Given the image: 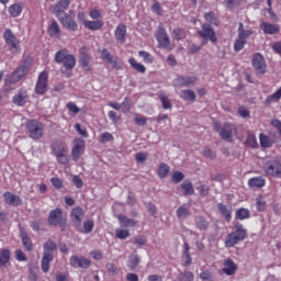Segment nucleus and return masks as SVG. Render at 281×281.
Listing matches in <instances>:
<instances>
[{
	"mask_svg": "<svg viewBox=\"0 0 281 281\" xmlns=\"http://www.w3.org/2000/svg\"><path fill=\"white\" fill-rule=\"evenodd\" d=\"M113 139H115V137H113V134L109 132H104L99 135L100 144H106L108 142H113Z\"/></svg>",
	"mask_w": 281,
	"mask_h": 281,
	"instance_id": "53",
	"label": "nucleus"
},
{
	"mask_svg": "<svg viewBox=\"0 0 281 281\" xmlns=\"http://www.w3.org/2000/svg\"><path fill=\"white\" fill-rule=\"evenodd\" d=\"M139 262H142V260L139 259V256L137 255L131 256L127 262V267L133 271L134 269H137V267L139 266Z\"/></svg>",
	"mask_w": 281,
	"mask_h": 281,
	"instance_id": "46",
	"label": "nucleus"
},
{
	"mask_svg": "<svg viewBox=\"0 0 281 281\" xmlns=\"http://www.w3.org/2000/svg\"><path fill=\"white\" fill-rule=\"evenodd\" d=\"M82 218H85V211L82 210L81 206H76L71 210L70 212V221L77 229V232H80L82 227Z\"/></svg>",
	"mask_w": 281,
	"mask_h": 281,
	"instance_id": "9",
	"label": "nucleus"
},
{
	"mask_svg": "<svg viewBox=\"0 0 281 281\" xmlns=\"http://www.w3.org/2000/svg\"><path fill=\"white\" fill-rule=\"evenodd\" d=\"M85 139L78 137L74 139V146L71 149L72 161H79L80 157L85 155Z\"/></svg>",
	"mask_w": 281,
	"mask_h": 281,
	"instance_id": "13",
	"label": "nucleus"
},
{
	"mask_svg": "<svg viewBox=\"0 0 281 281\" xmlns=\"http://www.w3.org/2000/svg\"><path fill=\"white\" fill-rule=\"evenodd\" d=\"M115 40L121 44L124 45L126 43V26L125 24H119L114 31Z\"/></svg>",
	"mask_w": 281,
	"mask_h": 281,
	"instance_id": "27",
	"label": "nucleus"
},
{
	"mask_svg": "<svg viewBox=\"0 0 281 281\" xmlns=\"http://www.w3.org/2000/svg\"><path fill=\"white\" fill-rule=\"evenodd\" d=\"M245 144L248 146V148H258V139L254 134L247 135Z\"/></svg>",
	"mask_w": 281,
	"mask_h": 281,
	"instance_id": "48",
	"label": "nucleus"
},
{
	"mask_svg": "<svg viewBox=\"0 0 281 281\" xmlns=\"http://www.w3.org/2000/svg\"><path fill=\"white\" fill-rule=\"evenodd\" d=\"M49 82V71L43 70L37 77L35 85V93L37 95H45L47 93Z\"/></svg>",
	"mask_w": 281,
	"mask_h": 281,
	"instance_id": "6",
	"label": "nucleus"
},
{
	"mask_svg": "<svg viewBox=\"0 0 281 281\" xmlns=\"http://www.w3.org/2000/svg\"><path fill=\"white\" fill-rule=\"evenodd\" d=\"M151 12L157 14V16H161L164 14V9H161V3L159 1L154 0V4L151 5Z\"/></svg>",
	"mask_w": 281,
	"mask_h": 281,
	"instance_id": "56",
	"label": "nucleus"
},
{
	"mask_svg": "<svg viewBox=\"0 0 281 281\" xmlns=\"http://www.w3.org/2000/svg\"><path fill=\"white\" fill-rule=\"evenodd\" d=\"M3 200L7 205H13L14 207H19V205H23V200H21V196L7 191L3 193Z\"/></svg>",
	"mask_w": 281,
	"mask_h": 281,
	"instance_id": "21",
	"label": "nucleus"
},
{
	"mask_svg": "<svg viewBox=\"0 0 281 281\" xmlns=\"http://www.w3.org/2000/svg\"><path fill=\"white\" fill-rule=\"evenodd\" d=\"M245 45H247V42L245 40H240V37H238L234 43V52H241V49H244Z\"/></svg>",
	"mask_w": 281,
	"mask_h": 281,
	"instance_id": "58",
	"label": "nucleus"
},
{
	"mask_svg": "<svg viewBox=\"0 0 281 281\" xmlns=\"http://www.w3.org/2000/svg\"><path fill=\"white\" fill-rule=\"evenodd\" d=\"M12 102L15 104V106H25V104L30 102V93H27V89H19L18 93L12 98Z\"/></svg>",
	"mask_w": 281,
	"mask_h": 281,
	"instance_id": "15",
	"label": "nucleus"
},
{
	"mask_svg": "<svg viewBox=\"0 0 281 281\" xmlns=\"http://www.w3.org/2000/svg\"><path fill=\"white\" fill-rule=\"evenodd\" d=\"M138 56L139 58H142L147 65H153V63H155V57H153V55H150V53L146 52V50H139L138 52Z\"/></svg>",
	"mask_w": 281,
	"mask_h": 281,
	"instance_id": "43",
	"label": "nucleus"
},
{
	"mask_svg": "<svg viewBox=\"0 0 281 281\" xmlns=\"http://www.w3.org/2000/svg\"><path fill=\"white\" fill-rule=\"evenodd\" d=\"M156 40L160 47H164L165 49H175V45L170 42V37L168 36V32H166V29L159 27L156 32Z\"/></svg>",
	"mask_w": 281,
	"mask_h": 281,
	"instance_id": "11",
	"label": "nucleus"
},
{
	"mask_svg": "<svg viewBox=\"0 0 281 281\" xmlns=\"http://www.w3.org/2000/svg\"><path fill=\"white\" fill-rule=\"evenodd\" d=\"M172 36L176 38V41H182V38H186V30L181 27H177L172 31Z\"/></svg>",
	"mask_w": 281,
	"mask_h": 281,
	"instance_id": "50",
	"label": "nucleus"
},
{
	"mask_svg": "<svg viewBox=\"0 0 281 281\" xmlns=\"http://www.w3.org/2000/svg\"><path fill=\"white\" fill-rule=\"evenodd\" d=\"M179 95L184 102H194L196 100V93L192 90H181Z\"/></svg>",
	"mask_w": 281,
	"mask_h": 281,
	"instance_id": "35",
	"label": "nucleus"
},
{
	"mask_svg": "<svg viewBox=\"0 0 281 281\" xmlns=\"http://www.w3.org/2000/svg\"><path fill=\"white\" fill-rule=\"evenodd\" d=\"M199 36L204 41H211V43H218L216 31L210 24H202V29L198 31Z\"/></svg>",
	"mask_w": 281,
	"mask_h": 281,
	"instance_id": "10",
	"label": "nucleus"
},
{
	"mask_svg": "<svg viewBox=\"0 0 281 281\" xmlns=\"http://www.w3.org/2000/svg\"><path fill=\"white\" fill-rule=\"evenodd\" d=\"M5 45L10 47L11 52H19L21 49V41L16 38L12 30L7 29L3 33Z\"/></svg>",
	"mask_w": 281,
	"mask_h": 281,
	"instance_id": "8",
	"label": "nucleus"
},
{
	"mask_svg": "<svg viewBox=\"0 0 281 281\" xmlns=\"http://www.w3.org/2000/svg\"><path fill=\"white\" fill-rule=\"evenodd\" d=\"M217 210L222 214V216L229 223L232 221V210L227 209V205L223 203L217 204Z\"/></svg>",
	"mask_w": 281,
	"mask_h": 281,
	"instance_id": "36",
	"label": "nucleus"
},
{
	"mask_svg": "<svg viewBox=\"0 0 281 281\" xmlns=\"http://www.w3.org/2000/svg\"><path fill=\"white\" fill-rule=\"evenodd\" d=\"M121 227H136L139 222L135 218H130L126 215L120 214L117 216Z\"/></svg>",
	"mask_w": 281,
	"mask_h": 281,
	"instance_id": "28",
	"label": "nucleus"
},
{
	"mask_svg": "<svg viewBox=\"0 0 281 281\" xmlns=\"http://www.w3.org/2000/svg\"><path fill=\"white\" fill-rule=\"evenodd\" d=\"M263 171L268 177L281 179V162L280 160H268L263 164Z\"/></svg>",
	"mask_w": 281,
	"mask_h": 281,
	"instance_id": "7",
	"label": "nucleus"
},
{
	"mask_svg": "<svg viewBox=\"0 0 281 281\" xmlns=\"http://www.w3.org/2000/svg\"><path fill=\"white\" fill-rule=\"evenodd\" d=\"M245 238H247V229H245L243 224H236L235 231L226 236L224 245L227 249H232V247H236Z\"/></svg>",
	"mask_w": 281,
	"mask_h": 281,
	"instance_id": "1",
	"label": "nucleus"
},
{
	"mask_svg": "<svg viewBox=\"0 0 281 281\" xmlns=\"http://www.w3.org/2000/svg\"><path fill=\"white\" fill-rule=\"evenodd\" d=\"M195 225H196L198 229H200V232H205V229H207V227H209L207 220H205V217H203V216L195 217Z\"/></svg>",
	"mask_w": 281,
	"mask_h": 281,
	"instance_id": "40",
	"label": "nucleus"
},
{
	"mask_svg": "<svg viewBox=\"0 0 281 281\" xmlns=\"http://www.w3.org/2000/svg\"><path fill=\"white\" fill-rule=\"evenodd\" d=\"M204 25H215V27H218L221 25V20H218V16H216V13L210 11L207 13H204Z\"/></svg>",
	"mask_w": 281,
	"mask_h": 281,
	"instance_id": "29",
	"label": "nucleus"
},
{
	"mask_svg": "<svg viewBox=\"0 0 281 281\" xmlns=\"http://www.w3.org/2000/svg\"><path fill=\"white\" fill-rule=\"evenodd\" d=\"M128 63L138 74H146V66H144V64H139L134 57H131Z\"/></svg>",
	"mask_w": 281,
	"mask_h": 281,
	"instance_id": "39",
	"label": "nucleus"
},
{
	"mask_svg": "<svg viewBox=\"0 0 281 281\" xmlns=\"http://www.w3.org/2000/svg\"><path fill=\"white\" fill-rule=\"evenodd\" d=\"M70 266L78 267L79 269H89L91 267V260L85 257L71 256Z\"/></svg>",
	"mask_w": 281,
	"mask_h": 281,
	"instance_id": "22",
	"label": "nucleus"
},
{
	"mask_svg": "<svg viewBox=\"0 0 281 281\" xmlns=\"http://www.w3.org/2000/svg\"><path fill=\"white\" fill-rule=\"evenodd\" d=\"M12 254L10 252V249L4 248L0 250V267H5L8 262H10V257Z\"/></svg>",
	"mask_w": 281,
	"mask_h": 281,
	"instance_id": "37",
	"label": "nucleus"
},
{
	"mask_svg": "<svg viewBox=\"0 0 281 281\" xmlns=\"http://www.w3.org/2000/svg\"><path fill=\"white\" fill-rule=\"evenodd\" d=\"M64 220L65 217H63V209L57 207L49 212L48 224L52 225L53 227H56Z\"/></svg>",
	"mask_w": 281,
	"mask_h": 281,
	"instance_id": "20",
	"label": "nucleus"
},
{
	"mask_svg": "<svg viewBox=\"0 0 281 281\" xmlns=\"http://www.w3.org/2000/svg\"><path fill=\"white\" fill-rule=\"evenodd\" d=\"M66 109H68L69 113H74V115H78V113H80V108H78L74 102H68L66 104Z\"/></svg>",
	"mask_w": 281,
	"mask_h": 281,
	"instance_id": "62",
	"label": "nucleus"
},
{
	"mask_svg": "<svg viewBox=\"0 0 281 281\" xmlns=\"http://www.w3.org/2000/svg\"><path fill=\"white\" fill-rule=\"evenodd\" d=\"M83 25L87 30H90L91 32H98V30H102V27H104V21H102V20H97V21L86 20L83 22Z\"/></svg>",
	"mask_w": 281,
	"mask_h": 281,
	"instance_id": "30",
	"label": "nucleus"
},
{
	"mask_svg": "<svg viewBox=\"0 0 281 281\" xmlns=\"http://www.w3.org/2000/svg\"><path fill=\"white\" fill-rule=\"evenodd\" d=\"M30 74V64L27 61H24L22 65H20L11 75V82H21L25 76Z\"/></svg>",
	"mask_w": 281,
	"mask_h": 281,
	"instance_id": "12",
	"label": "nucleus"
},
{
	"mask_svg": "<svg viewBox=\"0 0 281 281\" xmlns=\"http://www.w3.org/2000/svg\"><path fill=\"white\" fill-rule=\"evenodd\" d=\"M170 172V167L166 164H160L158 167V177L159 179H166Z\"/></svg>",
	"mask_w": 281,
	"mask_h": 281,
	"instance_id": "45",
	"label": "nucleus"
},
{
	"mask_svg": "<svg viewBox=\"0 0 281 281\" xmlns=\"http://www.w3.org/2000/svg\"><path fill=\"white\" fill-rule=\"evenodd\" d=\"M59 23L68 30V32H77L78 31V22L70 15H64L58 18Z\"/></svg>",
	"mask_w": 281,
	"mask_h": 281,
	"instance_id": "18",
	"label": "nucleus"
},
{
	"mask_svg": "<svg viewBox=\"0 0 281 281\" xmlns=\"http://www.w3.org/2000/svg\"><path fill=\"white\" fill-rule=\"evenodd\" d=\"M181 281H194V273L187 271L180 274Z\"/></svg>",
	"mask_w": 281,
	"mask_h": 281,
	"instance_id": "64",
	"label": "nucleus"
},
{
	"mask_svg": "<svg viewBox=\"0 0 281 281\" xmlns=\"http://www.w3.org/2000/svg\"><path fill=\"white\" fill-rule=\"evenodd\" d=\"M196 190L200 194V196H207L210 193V187L207 184H203L201 182L198 183Z\"/></svg>",
	"mask_w": 281,
	"mask_h": 281,
	"instance_id": "55",
	"label": "nucleus"
},
{
	"mask_svg": "<svg viewBox=\"0 0 281 281\" xmlns=\"http://www.w3.org/2000/svg\"><path fill=\"white\" fill-rule=\"evenodd\" d=\"M57 65H63L67 71H71L76 67V56L69 54L66 48L59 49L54 57Z\"/></svg>",
	"mask_w": 281,
	"mask_h": 281,
	"instance_id": "2",
	"label": "nucleus"
},
{
	"mask_svg": "<svg viewBox=\"0 0 281 281\" xmlns=\"http://www.w3.org/2000/svg\"><path fill=\"white\" fill-rule=\"evenodd\" d=\"M171 179H172L173 183H181V181H183V179H186V175H183V172H181V171H176L172 173Z\"/></svg>",
	"mask_w": 281,
	"mask_h": 281,
	"instance_id": "59",
	"label": "nucleus"
},
{
	"mask_svg": "<svg viewBox=\"0 0 281 281\" xmlns=\"http://www.w3.org/2000/svg\"><path fill=\"white\" fill-rule=\"evenodd\" d=\"M23 12V7L19 3L11 4L9 7V14L13 19H16L18 16H21V13Z\"/></svg>",
	"mask_w": 281,
	"mask_h": 281,
	"instance_id": "38",
	"label": "nucleus"
},
{
	"mask_svg": "<svg viewBox=\"0 0 281 281\" xmlns=\"http://www.w3.org/2000/svg\"><path fill=\"white\" fill-rule=\"evenodd\" d=\"M236 271H238V265H236L232 259H225L222 273H225V276H235Z\"/></svg>",
	"mask_w": 281,
	"mask_h": 281,
	"instance_id": "24",
	"label": "nucleus"
},
{
	"mask_svg": "<svg viewBox=\"0 0 281 281\" xmlns=\"http://www.w3.org/2000/svg\"><path fill=\"white\" fill-rule=\"evenodd\" d=\"M79 63L82 69H85V71H91V67L89 65L91 63V55L89 54V50L87 49V47L80 48Z\"/></svg>",
	"mask_w": 281,
	"mask_h": 281,
	"instance_id": "19",
	"label": "nucleus"
},
{
	"mask_svg": "<svg viewBox=\"0 0 281 281\" xmlns=\"http://www.w3.org/2000/svg\"><path fill=\"white\" fill-rule=\"evenodd\" d=\"M20 238L25 251H32L34 249V244L32 243L30 235H27V231L23 227H20Z\"/></svg>",
	"mask_w": 281,
	"mask_h": 281,
	"instance_id": "23",
	"label": "nucleus"
},
{
	"mask_svg": "<svg viewBox=\"0 0 281 281\" xmlns=\"http://www.w3.org/2000/svg\"><path fill=\"white\" fill-rule=\"evenodd\" d=\"M93 227H95L93 220H88L83 222V231L82 228H80L79 232H81L82 234H91V232H93Z\"/></svg>",
	"mask_w": 281,
	"mask_h": 281,
	"instance_id": "47",
	"label": "nucleus"
},
{
	"mask_svg": "<svg viewBox=\"0 0 281 281\" xmlns=\"http://www.w3.org/2000/svg\"><path fill=\"white\" fill-rule=\"evenodd\" d=\"M190 214H191L190 209H188L186 206H180L177 210V216L180 220L188 218V216H190Z\"/></svg>",
	"mask_w": 281,
	"mask_h": 281,
	"instance_id": "49",
	"label": "nucleus"
},
{
	"mask_svg": "<svg viewBox=\"0 0 281 281\" xmlns=\"http://www.w3.org/2000/svg\"><path fill=\"white\" fill-rule=\"evenodd\" d=\"M251 34H254V31L245 30V25L240 22L238 25V38L247 43V38H249Z\"/></svg>",
	"mask_w": 281,
	"mask_h": 281,
	"instance_id": "34",
	"label": "nucleus"
},
{
	"mask_svg": "<svg viewBox=\"0 0 281 281\" xmlns=\"http://www.w3.org/2000/svg\"><path fill=\"white\" fill-rule=\"evenodd\" d=\"M249 188H265L267 186V180L265 177H254L248 180Z\"/></svg>",
	"mask_w": 281,
	"mask_h": 281,
	"instance_id": "32",
	"label": "nucleus"
},
{
	"mask_svg": "<svg viewBox=\"0 0 281 281\" xmlns=\"http://www.w3.org/2000/svg\"><path fill=\"white\" fill-rule=\"evenodd\" d=\"M196 82V77L190 76V77H183V76H178L175 80V87H190V85H194Z\"/></svg>",
	"mask_w": 281,
	"mask_h": 281,
	"instance_id": "25",
	"label": "nucleus"
},
{
	"mask_svg": "<svg viewBox=\"0 0 281 281\" xmlns=\"http://www.w3.org/2000/svg\"><path fill=\"white\" fill-rule=\"evenodd\" d=\"M252 67L257 71V74H266L267 72V64L265 63V57L260 53H256L252 56Z\"/></svg>",
	"mask_w": 281,
	"mask_h": 281,
	"instance_id": "17",
	"label": "nucleus"
},
{
	"mask_svg": "<svg viewBox=\"0 0 281 281\" xmlns=\"http://www.w3.org/2000/svg\"><path fill=\"white\" fill-rule=\"evenodd\" d=\"M181 189L183 190V194L186 196H192V194H194V187H192V182L190 181H184L181 184Z\"/></svg>",
	"mask_w": 281,
	"mask_h": 281,
	"instance_id": "42",
	"label": "nucleus"
},
{
	"mask_svg": "<svg viewBox=\"0 0 281 281\" xmlns=\"http://www.w3.org/2000/svg\"><path fill=\"white\" fill-rule=\"evenodd\" d=\"M101 58L102 60H104L105 63L110 64L112 63L113 59V55H111V53L109 50H106V48H103L101 50Z\"/></svg>",
	"mask_w": 281,
	"mask_h": 281,
	"instance_id": "60",
	"label": "nucleus"
},
{
	"mask_svg": "<svg viewBox=\"0 0 281 281\" xmlns=\"http://www.w3.org/2000/svg\"><path fill=\"white\" fill-rule=\"evenodd\" d=\"M109 106H111V109H114L115 111H120V109H122V106H126L127 111H131V104H128V97H126L124 99V101L122 102V104L117 103V102H110Z\"/></svg>",
	"mask_w": 281,
	"mask_h": 281,
	"instance_id": "41",
	"label": "nucleus"
},
{
	"mask_svg": "<svg viewBox=\"0 0 281 281\" xmlns=\"http://www.w3.org/2000/svg\"><path fill=\"white\" fill-rule=\"evenodd\" d=\"M50 148L58 161L61 166L69 164V158L67 157L68 148L67 144L60 139L53 140Z\"/></svg>",
	"mask_w": 281,
	"mask_h": 281,
	"instance_id": "3",
	"label": "nucleus"
},
{
	"mask_svg": "<svg viewBox=\"0 0 281 281\" xmlns=\"http://www.w3.org/2000/svg\"><path fill=\"white\" fill-rule=\"evenodd\" d=\"M220 137L225 142H232L234 139V133H236V125L232 123H225L221 130L216 127Z\"/></svg>",
	"mask_w": 281,
	"mask_h": 281,
	"instance_id": "14",
	"label": "nucleus"
},
{
	"mask_svg": "<svg viewBox=\"0 0 281 281\" xmlns=\"http://www.w3.org/2000/svg\"><path fill=\"white\" fill-rule=\"evenodd\" d=\"M70 3L71 2L69 0H59L52 7L53 13L57 16V19H60L68 14L65 13V10L69 8Z\"/></svg>",
	"mask_w": 281,
	"mask_h": 281,
	"instance_id": "16",
	"label": "nucleus"
},
{
	"mask_svg": "<svg viewBox=\"0 0 281 281\" xmlns=\"http://www.w3.org/2000/svg\"><path fill=\"white\" fill-rule=\"evenodd\" d=\"M134 124H136V126H146V124H148V119L146 116L136 114L134 117Z\"/></svg>",
	"mask_w": 281,
	"mask_h": 281,
	"instance_id": "57",
	"label": "nucleus"
},
{
	"mask_svg": "<svg viewBox=\"0 0 281 281\" xmlns=\"http://www.w3.org/2000/svg\"><path fill=\"white\" fill-rule=\"evenodd\" d=\"M56 249H58V245H56V243H54L52 239H48L44 244V255L42 258V271L44 273H48L49 263L54 261L53 251H56Z\"/></svg>",
	"mask_w": 281,
	"mask_h": 281,
	"instance_id": "4",
	"label": "nucleus"
},
{
	"mask_svg": "<svg viewBox=\"0 0 281 281\" xmlns=\"http://www.w3.org/2000/svg\"><path fill=\"white\" fill-rule=\"evenodd\" d=\"M260 29L262 30L263 33L269 34V35L280 34V25H278V24L261 22Z\"/></svg>",
	"mask_w": 281,
	"mask_h": 281,
	"instance_id": "26",
	"label": "nucleus"
},
{
	"mask_svg": "<svg viewBox=\"0 0 281 281\" xmlns=\"http://www.w3.org/2000/svg\"><path fill=\"white\" fill-rule=\"evenodd\" d=\"M259 144H260L261 148H271V146H273V144H276V140L271 139V137H269L265 133H260L259 134Z\"/></svg>",
	"mask_w": 281,
	"mask_h": 281,
	"instance_id": "33",
	"label": "nucleus"
},
{
	"mask_svg": "<svg viewBox=\"0 0 281 281\" xmlns=\"http://www.w3.org/2000/svg\"><path fill=\"white\" fill-rule=\"evenodd\" d=\"M202 155L207 157V159H215L216 158V151H213L209 146L203 148Z\"/></svg>",
	"mask_w": 281,
	"mask_h": 281,
	"instance_id": "61",
	"label": "nucleus"
},
{
	"mask_svg": "<svg viewBox=\"0 0 281 281\" xmlns=\"http://www.w3.org/2000/svg\"><path fill=\"white\" fill-rule=\"evenodd\" d=\"M256 207L258 212H265L267 210V201H265L262 195L257 196Z\"/></svg>",
	"mask_w": 281,
	"mask_h": 281,
	"instance_id": "51",
	"label": "nucleus"
},
{
	"mask_svg": "<svg viewBox=\"0 0 281 281\" xmlns=\"http://www.w3.org/2000/svg\"><path fill=\"white\" fill-rule=\"evenodd\" d=\"M47 33L50 36V38H60V25H58V22L53 21L47 29Z\"/></svg>",
	"mask_w": 281,
	"mask_h": 281,
	"instance_id": "31",
	"label": "nucleus"
},
{
	"mask_svg": "<svg viewBox=\"0 0 281 281\" xmlns=\"http://www.w3.org/2000/svg\"><path fill=\"white\" fill-rule=\"evenodd\" d=\"M159 100L162 104V109H165V110L172 109V102L168 99V97L166 94H159Z\"/></svg>",
	"mask_w": 281,
	"mask_h": 281,
	"instance_id": "52",
	"label": "nucleus"
},
{
	"mask_svg": "<svg viewBox=\"0 0 281 281\" xmlns=\"http://www.w3.org/2000/svg\"><path fill=\"white\" fill-rule=\"evenodd\" d=\"M26 131L29 137L36 142L42 139L43 135H45V125H43L41 121L32 119L26 122Z\"/></svg>",
	"mask_w": 281,
	"mask_h": 281,
	"instance_id": "5",
	"label": "nucleus"
},
{
	"mask_svg": "<svg viewBox=\"0 0 281 281\" xmlns=\"http://www.w3.org/2000/svg\"><path fill=\"white\" fill-rule=\"evenodd\" d=\"M115 236L120 240H126V238H128V236H131V233L128 232V229L116 228Z\"/></svg>",
	"mask_w": 281,
	"mask_h": 281,
	"instance_id": "54",
	"label": "nucleus"
},
{
	"mask_svg": "<svg viewBox=\"0 0 281 281\" xmlns=\"http://www.w3.org/2000/svg\"><path fill=\"white\" fill-rule=\"evenodd\" d=\"M50 183L53 186V188H56V190H63L64 188V183L60 180V178H50Z\"/></svg>",
	"mask_w": 281,
	"mask_h": 281,
	"instance_id": "63",
	"label": "nucleus"
},
{
	"mask_svg": "<svg viewBox=\"0 0 281 281\" xmlns=\"http://www.w3.org/2000/svg\"><path fill=\"white\" fill-rule=\"evenodd\" d=\"M249 210L243 207L238 209L235 213V218H237V221H245V218H249Z\"/></svg>",
	"mask_w": 281,
	"mask_h": 281,
	"instance_id": "44",
	"label": "nucleus"
}]
</instances>
